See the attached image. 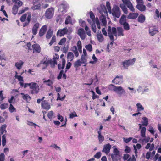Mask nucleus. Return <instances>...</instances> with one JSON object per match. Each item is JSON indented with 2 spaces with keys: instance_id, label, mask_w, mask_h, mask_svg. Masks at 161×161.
Returning <instances> with one entry per match:
<instances>
[{
  "instance_id": "obj_64",
  "label": "nucleus",
  "mask_w": 161,
  "mask_h": 161,
  "mask_svg": "<svg viewBox=\"0 0 161 161\" xmlns=\"http://www.w3.org/2000/svg\"><path fill=\"white\" fill-rule=\"evenodd\" d=\"M53 115V111H51L48 113L47 116L48 118L50 119H52Z\"/></svg>"
},
{
  "instance_id": "obj_4",
  "label": "nucleus",
  "mask_w": 161,
  "mask_h": 161,
  "mask_svg": "<svg viewBox=\"0 0 161 161\" xmlns=\"http://www.w3.org/2000/svg\"><path fill=\"white\" fill-rule=\"evenodd\" d=\"M59 58V56L55 54L53 59H50L47 58V57H45L42 60L40 63L41 64H43L46 65V66L49 64H50L52 67H53L55 65L57 64L56 59Z\"/></svg>"
},
{
  "instance_id": "obj_59",
  "label": "nucleus",
  "mask_w": 161,
  "mask_h": 161,
  "mask_svg": "<svg viewBox=\"0 0 161 161\" xmlns=\"http://www.w3.org/2000/svg\"><path fill=\"white\" fill-rule=\"evenodd\" d=\"M102 155V153L101 152H97L94 156V157L96 158H99Z\"/></svg>"
},
{
  "instance_id": "obj_35",
  "label": "nucleus",
  "mask_w": 161,
  "mask_h": 161,
  "mask_svg": "<svg viewBox=\"0 0 161 161\" xmlns=\"http://www.w3.org/2000/svg\"><path fill=\"white\" fill-rule=\"evenodd\" d=\"M145 20V16L143 14L140 15L138 18V21L140 23H143Z\"/></svg>"
},
{
  "instance_id": "obj_49",
  "label": "nucleus",
  "mask_w": 161,
  "mask_h": 161,
  "mask_svg": "<svg viewBox=\"0 0 161 161\" xmlns=\"http://www.w3.org/2000/svg\"><path fill=\"white\" fill-rule=\"evenodd\" d=\"M53 32L51 30L48 31L47 35H46V38L47 39H49L52 36Z\"/></svg>"
},
{
  "instance_id": "obj_57",
  "label": "nucleus",
  "mask_w": 161,
  "mask_h": 161,
  "mask_svg": "<svg viewBox=\"0 0 161 161\" xmlns=\"http://www.w3.org/2000/svg\"><path fill=\"white\" fill-rule=\"evenodd\" d=\"M85 47L87 50L89 52H91L92 50V47L91 44L86 45Z\"/></svg>"
},
{
  "instance_id": "obj_5",
  "label": "nucleus",
  "mask_w": 161,
  "mask_h": 161,
  "mask_svg": "<svg viewBox=\"0 0 161 161\" xmlns=\"http://www.w3.org/2000/svg\"><path fill=\"white\" fill-rule=\"evenodd\" d=\"M69 8V4L66 1H63L59 5L58 10L62 14H64L67 12Z\"/></svg>"
},
{
  "instance_id": "obj_18",
  "label": "nucleus",
  "mask_w": 161,
  "mask_h": 161,
  "mask_svg": "<svg viewBox=\"0 0 161 161\" xmlns=\"http://www.w3.org/2000/svg\"><path fill=\"white\" fill-rule=\"evenodd\" d=\"M139 128L141 129V136L142 137H145L146 132V128L145 127H142V124H138Z\"/></svg>"
},
{
  "instance_id": "obj_25",
  "label": "nucleus",
  "mask_w": 161,
  "mask_h": 161,
  "mask_svg": "<svg viewBox=\"0 0 161 161\" xmlns=\"http://www.w3.org/2000/svg\"><path fill=\"white\" fill-rule=\"evenodd\" d=\"M138 14L137 13H130L127 16V18L129 19H134L138 16Z\"/></svg>"
},
{
  "instance_id": "obj_2",
  "label": "nucleus",
  "mask_w": 161,
  "mask_h": 161,
  "mask_svg": "<svg viewBox=\"0 0 161 161\" xmlns=\"http://www.w3.org/2000/svg\"><path fill=\"white\" fill-rule=\"evenodd\" d=\"M97 9L101 14V16L100 17V20L102 23V25H101L105 26L107 23L106 16L108 14L106 7L104 5L102 4Z\"/></svg>"
},
{
  "instance_id": "obj_21",
  "label": "nucleus",
  "mask_w": 161,
  "mask_h": 161,
  "mask_svg": "<svg viewBox=\"0 0 161 161\" xmlns=\"http://www.w3.org/2000/svg\"><path fill=\"white\" fill-rule=\"evenodd\" d=\"M47 29V26L46 25L43 26L41 29L39 33L40 36H42L45 33Z\"/></svg>"
},
{
  "instance_id": "obj_11",
  "label": "nucleus",
  "mask_w": 161,
  "mask_h": 161,
  "mask_svg": "<svg viewBox=\"0 0 161 161\" xmlns=\"http://www.w3.org/2000/svg\"><path fill=\"white\" fill-rule=\"evenodd\" d=\"M158 32V29L155 25H150L149 27V32L150 35L153 36Z\"/></svg>"
},
{
  "instance_id": "obj_1",
  "label": "nucleus",
  "mask_w": 161,
  "mask_h": 161,
  "mask_svg": "<svg viewBox=\"0 0 161 161\" xmlns=\"http://www.w3.org/2000/svg\"><path fill=\"white\" fill-rule=\"evenodd\" d=\"M123 29L122 28L118 27L116 30L115 28L113 27L112 28L110 26H108V36L111 40H114L113 36H114L117 37V36H123Z\"/></svg>"
},
{
  "instance_id": "obj_63",
  "label": "nucleus",
  "mask_w": 161,
  "mask_h": 161,
  "mask_svg": "<svg viewBox=\"0 0 161 161\" xmlns=\"http://www.w3.org/2000/svg\"><path fill=\"white\" fill-rule=\"evenodd\" d=\"M124 26V29L126 30H129L130 29L128 24L126 22L124 24L122 25Z\"/></svg>"
},
{
  "instance_id": "obj_42",
  "label": "nucleus",
  "mask_w": 161,
  "mask_h": 161,
  "mask_svg": "<svg viewBox=\"0 0 161 161\" xmlns=\"http://www.w3.org/2000/svg\"><path fill=\"white\" fill-rule=\"evenodd\" d=\"M20 6H19L17 5H14L12 8V13H13L15 15L17 13L18 8Z\"/></svg>"
},
{
  "instance_id": "obj_3",
  "label": "nucleus",
  "mask_w": 161,
  "mask_h": 161,
  "mask_svg": "<svg viewBox=\"0 0 161 161\" xmlns=\"http://www.w3.org/2000/svg\"><path fill=\"white\" fill-rule=\"evenodd\" d=\"M123 3L120 4V7L124 13L126 14H128V9L125 5L132 12L135 11V9L129 0H122Z\"/></svg>"
},
{
  "instance_id": "obj_19",
  "label": "nucleus",
  "mask_w": 161,
  "mask_h": 161,
  "mask_svg": "<svg viewBox=\"0 0 161 161\" xmlns=\"http://www.w3.org/2000/svg\"><path fill=\"white\" fill-rule=\"evenodd\" d=\"M40 24L36 23L33 25L32 29V33L34 35H36L37 33L38 28L39 27Z\"/></svg>"
},
{
  "instance_id": "obj_22",
  "label": "nucleus",
  "mask_w": 161,
  "mask_h": 161,
  "mask_svg": "<svg viewBox=\"0 0 161 161\" xmlns=\"http://www.w3.org/2000/svg\"><path fill=\"white\" fill-rule=\"evenodd\" d=\"M32 47L33 49L34 52L35 51L37 53H40L41 52V48L40 46L37 44H35L32 46Z\"/></svg>"
},
{
  "instance_id": "obj_26",
  "label": "nucleus",
  "mask_w": 161,
  "mask_h": 161,
  "mask_svg": "<svg viewBox=\"0 0 161 161\" xmlns=\"http://www.w3.org/2000/svg\"><path fill=\"white\" fill-rule=\"evenodd\" d=\"M24 62L22 60H20L18 62H16L15 63V65L17 69L19 70L22 68Z\"/></svg>"
},
{
  "instance_id": "obj_30",
  "label": "nucleus",
  "mask_w": 161,
  "mask_h": 161,
  "mask_svg": "<svg viewBox=\"0 0 161 161\" xmlns=\"http://www.w3.org/2000/svg\"><path fill=\"white\" fill-rule=\"evenodd\" d=\"M71 50L74 53L75 56L76 57H78L79 56V53L77 49V46H74L71 48Z\"/></svg>"
},
{
  "instance_id": "obj_51",
  "label": "nucleus",
  "mask_w": 161,
  "mask_h": 161,
  "mask_svg": "<svg viewBox=\"0 0 161 161\" xmlns=\"http://www.w3.org/2000/svg\"><path fill=\"white\" fill-rule=\"evenodd\" d=\"M85 29L86 31L87 34L90 36H91V34L89 28L86 25L85 27Z\"/></svg>"
},
{
  "instance_id": "obj_53",
  "label": "nucleus",
  "mask_w": 161,
  "mask_h": 161,
  "mask_svg": "<svg viewBox=\"0 0 161 161\" xmlns=\"http://www.w3.org/2000/svg\"><path fill=\"white\" fill-rule=\"evenodd\" d=\"M106 7H107L108 10L110 14L111 13V9L110 7V4L109 2H106Z\"/></svg>"
},
{
  "instance_id": "obj_31",
  "label": "nucleus",
  "mask_w": 161,
  "mask_h": 161,
  "mask_svg": "<svg viewBox=\"0 0 161 161\" xmlns=\"http://www.w3.org/2000/svg\"><path fill=\"white\" fill-rule=\"evenodd\" d=\"M74 57V55L72 52H69L67 55V58L68 61H71L73 60Z\"/></svg>"
},
{
  "instance_id": "obj_6",
  "label": "nucleus",
  "mask_w": 161,
  "mask_h": 161,
  "mask_svg": "<svg viewBox=\"0 0 161 161\" xmlns=\"http://www.w3.org/2000/svg\"><path fill=\"white\" fill-rule=\"evenodd\" d=\"M30 89L29 92L32 94H37L40 90L38 84L34 82H31Z\"/></svg>"
},
{
  "instance_id": "obj_27",
  "label": "nucleus",
  "mask_w": 161,
  "mask_h": 161,
  "mask_svg": "<svg viewBox=\"0 0 161 161\" xmlns=\"http://www.w3.org/2000/svg\"><path fill=\"white\" fill-rule=\"evenodd\" d=\"M44 83L49 86L51 87V88H52V85L54 82V80H53L48 79L47 80H44L43 82Z\"/></svg>"
},
{
  "instance_id": "obj_13",
  "label": "nucleus",
  "mask_w": 161,
  "mask_h": 161,
  "mask_svg": "<svg viewBox=\"0 0 161 161\" xmlns=\"http://www.w3.org/2000/svg\"><path fill=\"white\" fill-rule=\"evenodd\" d=\"M149 91V89L147 87H145L142 85H140L137 89V91L138 92L140 93L141 92V94H144L145 92H147Z\"/></svg>"
},
{
  "instance_id": "obj_8",
  "label": "nucleus",
  "mask_w": 161,
  "mask_h": 161,
  "mask_svg": "<svg viewBox=\"0 0 161 161\" xmlns=\"http://www.w3.org/2000/svg\"><path fill=\"white\" fill-rule=\"evenodd\" d=\"M54 8L53 7H51L47 9L45 13V17L48 19H51L54 15Z\"/></svg>"
},
{
  "instance_id": "obj_41",
  "label": "nucleus",
  "mask_w": 161,
  "mask_h": 161,
  "mask_svg": "<svg viewBox=\"0 0 161 161\" xmlns=\"http://www.w3.org/2000/svg\"><path fill=\"white\" fill-rule=\"evenodd\" d=\"M81 64H82V61L80 59H78L74 63V66L75 67L77 68L80 66Z\"/></svg>"
},
{
  "instance_id": "obj_40",
  "label": "nucleus",
  "mask_w": 161,
  "mask_h": 161,
  "mask_svg": "<svg viewBox=\"0 0 161 161\" xmlns=\"http://www.w3.org/2000/svg\"><path fill=\"white\" fill-rule=\"evenodd\" d=\"M126 16L124 15H123L121 16L120 20V23L121 25H122L127 22H126Z\"/></svg>"
},
{
  "instance_id": "obj_48",
  "label": "nucleus",
  "mask_w": 161,
  "mask_h": 161,
  "mask_svg": "<svg viewBox=\"0 0 161 161\" xmlns=\"http://www.w3.org/2000/svg\"><path fill=\"white\" fill-rule=\"evenodd\" d=\"M9 110L10 113H13L14 112H16V108L11 104H10V105Z\"/></svg>"
},
{
  "instance_id": "obj_7",
  "label": "nucleus",
  "mask_w": 161,
  "mask_h": 161,
  "mask_svg": "<svg viewBox=\"0 0 161 161\" xmlns=\"http://www.w3.org/2000/svg\"><path fill=\"white\" fill-rule=\"evenodd\" d=\"M136 61V58H134L131 59L125 60L122 62V65L126 69H128L129 66L133 65Z\"/></svg>"
},
{
  "instance_id": "obj_45",
  "label": "nucleus",
  "mask_w": 161,
  "mask_h": 161,
  "mask_svg": "<svg viewBox=\"0 0 161 161\" xmlns=\"http://www.w3.org/2000/svg\"><path fill=\"white\" fill-rule=\"evenodd\" d=\"M117 86L113 84H110L108 86V88L109 90L113 91L115 92Z\"/></svg>"
},
{
  "instance_id": "obj_60",
  "label": "nucleus",
  "mask_w": 161,
  "mask_h": 161,
  "mask_svg": "<svg viewBox=\"0 0 161 161\" xmlns=\"http://www.w3.org/2000/svg\"><path fill=\"white\" fill-rule=\"evenodd\" d=\"M66 38H64L61 39L60 42H59L58 44L60 45H63L64 44L66 41Z\"/></svg>"
},
{
  "instance_id": "obj_61",
  "label": "nucleus",
  "mask_w": 161,
  "mask_h": 161,
  "mask_svg": "<svg viewBox=\"0 0 161 161\" xmlns=\"http://www.w3.org/2000/svg\"><path fill=\"white\" fill-rule=\"evenodd\" d=\"M95 24L96 23H93L92 22V24L91 25V28L94 32H96V27Z\"/></svg>"
},
{
  "instance_id": "obj_9",
  "label": "nucleus",
  "mask_w": 161,
  "mask_h": 161,
  "mask_svg": "<svg viewBox=\"0 0 161 161\" xmlns=\"http://www.w3.org/2000/svg\"><path fill=\"white\" fill-rule=\"evenodd\" d=\"M112 15L115 17L119 18L121 14V11L119 7L116 6H114L111 13Z\"/></svg>"
},
{
  "instance_id": "obj_20",
  "label": "nucleus",
  "mask_w": 161,
  "mask_h": 161,
  "mask_svg": "<svg viewBox=\"0 0 161 161\" xmlns=\"http://www.w3.org/2000/svg\"><path fill=\"white\" fill-rule=\"evenodd\" d=\"M15 78L17 79L19 81V84L21 86H22L24 85L23 77L21 75H18V73L15 72Z\"/></svg>"
},
{
  "instance_id": "obj_32",
  "label": "nucleus",
  "mask_w": 161,
  "mask_h": 161,
  "mask_svg": "<svg viewBox=\"0 0 161 161\" xmlns=\"http://www.w3.org/2000/svg\"><path fill=\"white\" fill-rule=\"evenodd\" d=\"M88 58V56H84L81 55L80 60L82 61V64H84L86 65L87 63V59Z\"/></svg>"
},
{
  "instance_id": "obj_52",
  "label": "nucleus",
  "mask_w": 161,
  "mask_h": 161,
  "mask_svg": "<svg viewBox=\"0 0 161 161\" xmlns=\"http://www.w3.org/2000/svg\"><path fill=\"white\" fill-rule=\"evenodd\" d=\"M62 17V16L61 15H59L57 17L56 21L57 22L60 23L63 21V19Z\"/></svg>"
},
{
  "instance_id": "obj_24",
  "label": "nucleus",
  "mask_w": 161,
  "mask_h": 161,
  "mask_svg": "<svg viewBox=\"0 0 161 161\" xmlns=\"http://www.w3.org/2000/svg\"><path fill=\"white\" fill-rule=\"evenodd\" d=\"M89 15L90 17L92 20L93 23H95V22L98 23V19L97 17H96V18H95V15L92 11L90 12Z\"/></svg>"
},
{
  "instance_id": "obj_54",
  "label": "nucleus",
  "mask_w": 161,
  "mask_h": 161,
  "mask_svg": "<svg viewBox=\"0 0 161 161\" xmlns=\"http://www.w3.org/2000/svg\"><path fill=\"white\" fill-rule=\"evenodd\" d=\"M77 117V115L75 111H74L69 114V117L70 119H73L74 117Z\"/></svg>"
},
{
  "instance_id": "obj_43",
  "label": "nucleus",
  "mask_w": 161,
  "mask_h": 161,
  "mask_svg": "<svg viewBox=\"0 0 161 161\" xmlns=\"http://www.w3.org/2000/svg\"><path fill=\"white\" fill-rule=\"evenodd\" d=\"M12 2L14 3V5L19 6H21L23 4V2L20 0H12Z\"/></svg>"
},
{
  "instance_id": "obj_47",
  "label": "nucleus",
  "mask_w": 161,
  "mask_h": 161,
  "mask_svg": "<svg viewBox=\"0 0 161 161\" xmlns=\"http://www.w3.org/2000/svg\"><path fill=\"white\" fill-rule=\"evenodd\" d=\"M113 153L112 154L116 155L117 154L119 155H120L119 151L116 148V147L115 146H114L113 147Z\"/></svg>"
},
{
  "instance_id": "obj_62",
  "label": "nucleus",
  "mask_w": 161,
  "mask_h": 161,
  "mask_svg": "<svg viewBox=\"0 0 161 161\" xmlns=\"http://www.w3.org/2000/svg\"><path fill=\"white\" fill-rule=\"evenodd\" d=\"M27 14H25L23 15L20 18V20L22 22H24L27 18Z\"/></svg>"
},
{
  "instance_id": "obj_50",
  "label": "nucleus",
  "mask_w": 161,
  "mask_h": 161,
  "mask_svg": "<svg viewBox=\"0 0 161 161\" xmlns=\"http://www.w3.org/2000/svg\"><path fill=\"white\" fill-rule=\"evenodd\" d=\"M71 22V17L69 15H68L66 18L65 23L67 25Z\"/></svg>"
},
{
  "instance_id": "obj_28",
  "label": "nucleus",
  "mask_w": 161,
  "mask_h": 161,
  "mask_svg": "<svg viewBox=\"0 0 161 161\" xmlns=\"http://www.w3.org/2000/svg\"><path fill=\"white\" fill-rule=\"evenodd\" d=\"M109 155L112 158L113 161H118L120 158V155L113 154H110Z\"/></svg>"
},
{
  "instance_id": "obj_33",
  "label": "nucleus",
  "mask_w": 161,
  "mask_h": 161,
  "mask_svg": "<svg viewBox=\"0 0 161 161\" xmlns=\"http://www.w3.org/2000/svg\"><path fill=\"white\" fill-rule=\"evenodd\" d=\"M136 7L138 9L141 11H144L146 9V7L143 4H137Z\"/></svg>"
},
{
  "instance_id": "obj_23",
  "label": "nucleus",
  "mask_w": 161,
  "mask_h": 161,
  "mask_svg": "<svg viewBox=\"0 0 161 161\" xmlns=\"http://www.w3.org/2000/svg\"><path fill=\"white\" fill-rule=\"evenodd\" d=\"M142 138H140L138 140V142L139 143H141L142 144H145L147 143L150 140V138L149 137L146 138V136Z\"/></svg>"
},
{
  "instance_id": "obj_44",
  "label": "nucleus",
  "mask_w": 161,
  "mask_h": 161,
  "mask_svg": "<svg viewBox=\"0 0 161 161\" xmlns=\"http://www.w3.org/2000/svg\"><path fill=\"white\" fill-rule=\"evenodd\" d=\"M137 110L138 111H140L143 110L144 109V107L142 106L140 103H137L136 105Z\"/></svg>"
},
{
  "instance_id": "obj_38",
  "label": "nucleus",
  "mask_w": 161,
  "mask_h": 161,
  "mask_svg": "<svg viewBox=\"0 0 161 161\" xmlns=\"http://www.w3.org/2000/svg\"><path fill=\"white\" fill-rule=\"evenodd\" d=\"M21 95H22V97L24 100H26L27 102L30 101L31 99V97L28 94L25 95L23 93H21Z\"/></svg>"
},
{
  "instance_id": "obj_46",
  "label": "nucleus",
  "mask_w": 161,
  "mask_h": 161,
  "mask_svg": "<svg viewBox=\"0 0 161 161\" xmlns=\"http://www.w3.org/2000/svg\"><path fill=\"white\" fill-rule=\"evenodd\" d=\"M8 103H2L0 106V108L2 110H4L7 108L8 107Z\"/></svg>"
},
{
  "instance_id": "obj_58",
  "label": "nucleus",
  "mask_w": 161,
  "mask_h": 161,
  "mask_svg": "<svg viewBox=\"0 0 161 161\" xmlns=\"http://www.w3.org/2000/svg\"><path fill=\"white\" fill-rule=\"evenodd\" d=\"M6 136L5 135L2 136V145L4 146L6 144Z\"/></svg>"
},
{
  "instance_id": "obj_29",
  "label": "nucleus",
  "mask_w": 161,
  "mask_h": 161,
  "mask_svg": "<svg viewBox=\"0 0 161 161\" xmlns=\"http://www.w3.org/2000/svg\"><path fill=\"white\" fill-rule=\"evenodd\" d=\"M148 123V119L146 117H144L142 118V125L144 126H147Z\"/></svg>"
},
{
  "instance_id": "obj_15",
  "label": "nucleus",
  "mask_w": 161,
  "mask_h": 161,
  "mask_svg": "<svg viewBox=\"0 0 161 161\" xmlns=\"http://www.w3.org/2000/svg\"><path fill=\"white\" fill-rule=\"evenodd\" d=\"M68 32V29L66 27L59 30L57 33V35L59 36H62Z\"/></svg>"
},
{
  "instance_id": "obj_37",
  "label": "nucleus",
  "mask_w": 161,
  "mask_h": 161,
  "mask_svg": "<svg viewBox=\"0 0 161 161\" xmlns=\"http://www.w3.org/2000/svg\"><path fill=\"white\" fill-rule=\"evenodd\" d=\"M31 16L30 14L28 15L27 17V20L23 24V27H25L27 26L29 24L31 19Z\"/></svg>"
},
{
  "instance_id": "obj_56",
  "label": "nucleus",
  "mask_w": 161,
  "mask_h": 161,
  "mask_svg": "<svg viewBox=\"0 0 161 161\" xmlns=\"http://www.w3.org/2000/svg\"><path fill=\"white\" fill-rule=\"evenodd\" d=\"M79 22L80 25V26L83 27H85V26H86L85 21L82 20L81 19H79Z\"/></svg>"
},
{
  "instance_id": "obj_55",
  "label": "nucleus",
  "mask_w": 161,
  "mask_h": 161,
  "mask_svg": "<svg viewBox=\"0 0 161 161\" xmlns=\"http://www.w3.org/2000/svg\"><path fill=\"white\" fill-rule=\"evenodd\" d=\"M98 138L99 140V143H102V142L104 140V137L102 135H98Z\"/></svg>"
},
{
  "instance_id": "obj_14",
  "label": "nucleus",
  "mask_w": 161,
  "mask_h": 161,
  "mask_svg": "<svg viewBox=\"0 0 161 161\" xmlns=\"http://www.w3.org/2000/svg\"><path fill=\"white\" fill-rule=\"evenodd\" d=\"M77 34L82 40H83L85 39L86 34L84 29L83 28L79 29L78 30Z\"/></svg>"
},
{
  "instance_id": "obj_36",
  "label": "nucleus",
  "mask_w": 161,
  "mask_h": 161,
  "mask_svg": "<svg viewBox=\"0 0 161 161\" xmlns=\"http://www.w3.org/2000/svg\"><path fill=\"white\" fill-rule=\"evenodd\" d=\"M65 60L64 58H62V64H59L58 65V68L59 69H62L64 68L65 65Z\"/></svg>"
},
{
  "instance_id": "obj_34",
  "label": "nucleus",
  "mask_w": 161,
  "mask_h": 161,
  "mask_svg": "<svg viewBox=\"0 0 161 161\" xmlns=\"http://www.w3.org/2000/svg\"><path fill=\"white\" fill-rule=\"evenodd\" d=\"M98 81V79L97 78L96 76L93 79H90V82L87 83H84V85H91L93 82H94L95 84H96Z\"/></svg>"
},
{
  "instance_id": "obj_12",
  "label": "nucleus",
  "mask_w": 161,
  "mask_h": 161,
  "mask_svg": "<svg viewBox=\"0 0 161 161\" xmlns=\"http://www.w3.org/2000/svg\"><path fill=\"white\" fill-rule=\"evenodd\" d=\"M123 76L122 75L116 76L112 81V82L117 85H120L123 82Z\"/></svg>"
},
{
  "instance_id": "obj_39",
  "label": "nucleus",
  "mask_w": 161,
  "mask_h": 161,
  "mask_svg": "<svg viewBox=\"0 0 161 161\" xmlns=\"http://www.w3.org/2000/svg\"><path fill=\"white\" fill-rule=\"evenodd\" d=\"M97 36L99 42H102L103 41L104 38L102 35L99 33L98 32H97Z\"/></svg>"
},
{
  "instance_id": "obj_16",
  "label": "nucleus",
  "mask_w": 161,
  "mask_h": 161,
  "mask_svg": "<svg viewBox=\"0 0 161 161\" xmlns=\"http://www.w3.org/2000/svg\"><path fill=\"white\" fill-rule=\"evenodd\" d=\"M41 107L42 108L48 110L50 108L51 106L47 101L44 100L41 103Z\"/></svg>"
},
{
  "instance_id": "obj_10",
  "label": "nucleus",
  "mask_w": 161,
  "mask_h": 161,
  "mask_svg": "<svg viewBox=\"0 0 161 161\" xmlns=\"http://www.w3.org/2000/svg\"><path fill=\"white\" fill-rule=\"evenodd\" d=\"M115 92L119 97L122 95H124L126 93L125 89L121 86H117L115 90Z\"/></svg>"
},
{
  "instance_id": "obj_17",
  "label": "nucleus",
  "mask_w": 161,
  "mask_h": 161,
  "mask_svg": "<svg viewBox=\"0 0 161 161\" xmlns=\"http://www.w3.org/2000/svg\"><path fill=\"white\" fill-rule=\"evenodd\" d=\"M111 148V145L109 143L104 145L103 149L102 150L103 152L106 155L108 154L110 151Z\"/></svg>"
}]
</instances>
